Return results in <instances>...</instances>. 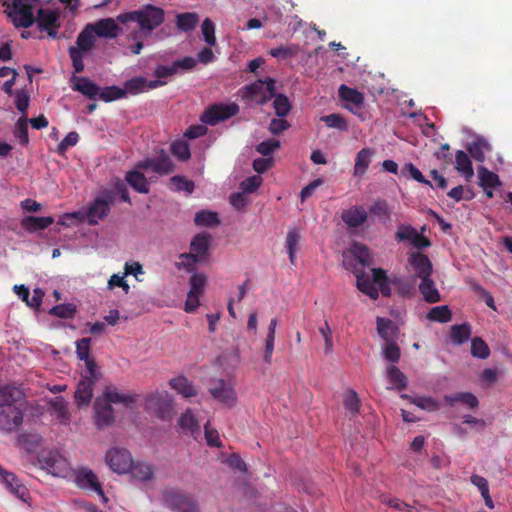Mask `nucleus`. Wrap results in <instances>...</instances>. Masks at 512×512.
<instances>
[{"label": "nucleus", "mask_w": 512, "mask_h": 512, "mask_svg": "<svg viewBox=\"0 0 512 512\" xmlns=\"http://www.w3.org/2000/svg\"><path fill=\"white\" fill-rule=\"evenodd\" d=\"M165 18V12L162 8L147 4L138 10L126 12L117 16L120 23L136 22L141 31L151 33L158 28Z\"/></svg>", "instance_id": "1"}, {"label": "nucleus", "mask_w": 512, "mask_h": 512, "mask_svg": "<svg viewBox=\"0 0 512 512\" xmlns=\"http://www.w3.org/2000/svg\"><path fill=\"white\" fill-rule=\"evenodd\" d=\"M95 34L92 30V24H87L85 28L78 34L76 45L69 49V56L75 73L84 71L83 56L89 52L95 45Z\"/></svg>", "instance_id": "2"}, {"label": "nucleus", "mask_w": 512, "mask_h": 512, "mask_svg": "<svg viewBox=\"0 0 512 512\" xmlns=\"http://www.w3.org/2000/svg\"><path fill=\"white\" fill-rule=\"evenodd\" d=\"M115 196L112 191H106L102 196L96 197L86 211L83 212L82 220L90 225H95L99 220L104 219L110 212Z\"/></svg>", "instance_id": "3"}, {"label": "nucleus", "mask_w": 512, "mask_h": 512, "mask_svg": "<svg viewBox=\"0 0 512 512\" xmlns=\"http://www.w3.org/2000/svg\"><path fill=\"white\" fill-rule=\"evenodd\" d=\"M135 168L151 170L159 176H166L174 172L175 164L170 155L164 149H160L156 155L139 161Z\"/></svg>", "instance_id": "4"}, {"label": "nucleus", "mask_w": 512, "mask_h": 512, "mask_svg": "<svg viewBox=\"0 0 512 512\" xmlns=\"http://www.w3.org/2000/svg\"><path fill=\"white\" fill-rule=\"evenodd\" d=\"M164 504L176 512H198L196 501L186 494L175 490L166 489L162 493Z\"/></svg>", "instance_id": "5"}, {"label": "nucleus", "mask_w": 512, "mask_h": 512, "mask_svg": "<svg viewBox=\"0 0 512 512\" xmlns=\"http://www.w3.org/2000/svg\"><path fill=\"white\" fill-rule=\"evenodd\" d=\"M275 96V80L266 78L257 80L246 87L245 97L255 101L258 105H264Z\"/></svg>", "instance_id": "6"}, {"label": "nucleus", "mask_w": 512, "mask_h": 512, "mask_svg": "<svg viewBox=\"0 0 512 512\" xmlns=\"http://www.w3.org/2000/svg\"><path fill=\"white\" fill-rule=\"evenodd\" d=\"M145 410L154 413L160 419L170 417L172 401L167 392L156 391L145 397Z\"/></svg>", "instance_id": "7"}, {"label": "nucleus", "mask_w": 512, "mask_h": 512, "mask_svg": "<svg viewBox=\"0 0 512 512\" xmlns=\"http://www.w3.org/2000/svg\"><path fill=\"white\" fill-rule=\"evenodd\" d=\"M105 461L110 469L118 474L128 473L133 464L131 453L120 447H113L106 452Z\"/></svg>", "instance_id": "8"}, {"label": "nucleus", "mask_w": 512, "mask_h": 512, "mask_svg": "<svg viewBox=\"0 0 512 512\" xmlns=\"http://www.w3.org/2000/svg\"><path fill=\"white\" fill-rule=\"evenodd\" d=\"M239 111L236 104H214L208 107L200 117V120L207 125H216L221 121L235 116Z\"/></svg>", "instance_id": "9"}, {"label": "nucleus", "mask_w": 512, "mask_h": 512, "mask_svg": "<svg viewBox=\"0 0 512 512\" xmlns=\"http://www.w3.org/2000/svg\"><path fill=\"white\" fill-rule=\"evenodd\" d=\"M39 462L54 476H65L70 468L68 461L56 450L42 453Z\"/></svg>", "instance_id": "10"}, {"label": "nucleus", "mask_w": 512, "mask_h": 512, "mask_svg": "<svg viewBox=\"0 0 512 512\" xmlns=\"http://www.w3.org/2000/svg\"><path fill=\"white\" fill-rule=\"evenodd\" d=\"M397 242H408L416 249H425L431 246V241L414 227L407 224H400L395 233Z\"/></svg>", "instance_id": "11"}, {"label": "nucleus", "mask_w": 512, "mask_h": 512, "mask_svg": "<svg viewBox=\"0 0 512 512\" xmlns=\"http://www.w3.org/2000/svg\"><path fill=\"white\" fill-rule=\"evenodd\" d=\"M408 265L411 267V270L413 272L411 277L413 282L432 276V263L428 256L422 252H412L408 256Z\"/></svg>", "instance_id": "12"}, {"label": "nucleus", "mask_w": 512, "mask_h": 512, "mask_svg": "<svg viewBox=\"0 0 512 512\" xmlns=\"http://www.w3.org/2000/svg\"><path fill=\"white\" fill-rule=\"evenodd\" d=\"M23 421V409L20 406L0 405V430L11 432Z\"/></svg>", "instance_id": "13"}, {"label": "nucleus", "mask_w": 512, "mask_h": 512, "mask_svg": "<svg viewBox=\"0 0 512 512\" xmlns=\"http://www.w3.org/2000/svg\"><path fill=\"white\" fill-rule=\"evenodd\" d=\"M9 17L16 27L28 28L35 22L32 6L29 4H24L19 0L12 2Z\"/></svg>", "instance_id": "14"}, {"label": "nucleus", "mask_w": 512, "mask_h": 512, "mask_svg": "<svg viewBox=\"0 0 512 512\" xmlns=\"http://www.w3.org/2000/svg\"><path fill=\"white\" fill-rule=\"evenodd\" d=\"M209 392L215 400L227 407H233L236 404L237 396L233 386L223 379L214 381Z\"/></svg>", "instance_id": "15"}, {"label": "nucleus", "mask_w": 512, "mask_h": 512, "mask_svg": "<svg viewBox=\"0 0 512 512\" xmlns=\"http://www.w3.org/2000/svg\"><path fill=\"white\" fill-rule=\"evenodd\" d=\"M339 97L341 100L347 102L345 108L351 113L357 115L362 120V109L364 107V96L361 92L354 88H350L344 84L339 87Z\"/></svg>", "instance_id": "16"}, {"label": "nucleus", "mask_w": 512, "mask_h": 512, "mask_svg": "<svg viewBox=\"0 0 512 512\" xmlns=\"http://www.w3.org/2000/svg\"><path fill=\"white\" fill-rule=\"evenodd\" d=\"M59 17V13L56 10L40 8L37 11L35 20L39 30L47 32L51 38H56L57 30L60 27Z\"/></svg>", "instance_id": "17"}, {"label": "nucleus", "mask_w": 512, "mask_h": 512, "mask_svg": "<svg viewBox=\"0 0 512 512\" xmlns=\"http://www.w3.org/2000/svg\"><path fill=\"white\" fill-rule=\"evenodd\" d=\"M75 483L81 489H88L104 496L98 477L88 468H82L77 472L75 476Z\"/></svg>", "instance_id": "18"}, {"label": "nucleus", "mask_w": 512, "mask_h": 512, "mask_svg": "<svg viewBox=\"0 0 512 512\" xmlns=\"http://www.w3.org/2000/svg\"><path fill=\"white\" fill-rule=\"evenodd\" d=\"M94 408L96 412L95 424L99 429H103L114 422V409L109 403L97 399Z\"/></svg>", "instance_id": "19"}, {"label": "nucleus", "mask_w": 512, "mask_h": 512, "mask_svg": "<svg viewBox=\"0 0 512 512\" xmlns=\"http://www.w3.org/2000/svg\"><path fill=\"white\" fill-rule=\"evenodd\" d=\"M341 218L350 228H358L367 220V212L363 206H352L343 210Z\"/></svg>", "instance_id": "20"}, {"label": "nucleus", "mask_w": 512, "mask_h": 512, "mask_svg": "<svg viewBox=\"0 0 512 512\" xmlns=\"http://www.w3.org/2000/svg\"><path fill=\"white\" fill-rule=\"evenodd\" d=\"M0 476L6 487L19 499L25 500L28 494L27 488L20 482L15 474L5 471L0 466Z\"/></svg>", "instance_id": "21"}, {"label": "nucleus", "mask_w": 512, "mask_h": 512, "mask_svg": "<svg viewBox=\"0 0 512 512\" xmlns=\"http://www.w3.org/2000/svg\"><path fill=\"white\" fill-rule=\"evenodd\" d=\"M71 80L74 91L80 92L89 99H95L98 96L100 87L87 77L73 76Z\"/></svg>", "instance_id": "22"}, {"label": "nucleus", "mask_w": 512, "mask_h": 512, "mask_svg": "<svg viewBox=\"0 0 512 512\" xmlns=\"http://www.w3.org/2000/svg\"><path fill=\"white\" fill-rule=\"evenodd\" d=\"M96 381L91 377H82L78 382L77 389L74 394L75 401L78 405L90 403L93 397V387Z\"/></svg>", "instance_id": "23"}, {"label": "nucleus", "mask_w": 512, "mask_h": 512, "mask_svg": "<svg viewBox=\"0 0 512 512\" xmlns=\"http://www.w3.org/2000/svg\"><path fill=\"white\" fill-rule=\"evenodd\" d=\"M94 34L102 38H115L118 35L119 27L112 18L100 19L92 24Z\"/></svg>", "instance_id": "24"}, {"label": "nucleus", "mask_w": 512, "mask_h": 512, "mask_svg": "<svg viewBox=\"0 0 512 512\" xmlns=\"http://www.w3.org/2000/svg\"><path fill=\"white\" fill-rule=\"evenodd\" d=\"M24 394L16 387L5 386L0 389V405L20 406L23 409Z\"/></svg>", "instance_id": "25"}, {"label": "nucleus", "mask_w": 512, "mask_h": 512, "mask_svg": "<svg viewBox=\"0 0 512 512\" xmlns=\"http://www.w3.org/2000/svg\"><path fill=\"white\" fill-rule=\"evenodd\" d=\"M419 291L423 296V299L427 303H437L441 300L440 293L436 288V284L432 279V276L426 277L420 280L418 284Z\"/></svg>", "instance_id": "26"}, {"label": "nucleus", "mask_w": 512, "mask_h": 512, "mask_svg": "<svg viewBox=\"0 0 512 512\" xmlns=\"http://www.w3.org/2000/svg\"><path fill=\"white\" fill-rule=\"evenodd\" d=\"M140 169H135L132 171H128L125 176L126 182L137 192L147 194L149 193V182L145 175L139 171Z\"/></svg>", "instance_id": "27"}, {"label": "nucleus", "mask_w": 512, "mask_h": 512, "mask_svg": "<svg viewBox=\"0 0 512 512\" xmlns=\"http://www.w3.org/2000/svg\"><path fill=\"white\" fill-rule=\"evenodd\" d=\"M374 150L371 148L361 149L355 157L354 176L362 177L368 170Z\"/></svg>", "instance_id": "28"}, {"label": "nucleus", "mask_w": 512, "mask_h": 512, "mask_svg": "<svg viewBox=\"0 0 512 512\" xmlns=\"http://www.w3.org/2000/svg\"><path fill=\"white\" fill-rule=\"evenodd\" d=\"M54 223V218L51 216L46 217H36V216H27L24 217L21 221V226L28 232H36L40 230H44Z\"/></svg>", "instance_id": "29"}, {"label": "nucleus", "mask_w": 512, "mask_h": 512, "mask_svg": "<svg viewBox=\"0 0 512 512\" xmlns=\"http://www.w3.org/2000/svg\"><path fill=\"white\" fill-rule=\"evenodd\" d=\"M467 150L474 160L483 162L485 153L491 151V145L484 137H478L467 145Z\"/></svg>", "instance_id": "30"}, {"label": "nucleus", "mask_w": 512, "mask_h": 512, "mask_svg": "<svg viewBox=\"0 0 512 512\" xmlns=\"http://www.w3.org/2000/svg\"><path fill=\"white\" fill-rule=\"evenodd\" d=\"M50 413L62 424H68L70 422L67 402L63 397H56L50 401Z\"/></svg>", "instance_id": "31"}, {"label": "nucleus", "mask_w": 512, "mask_h": 512, "mask_svg": "<svg viewBox=\"0 0 512 512\" xmlns=\"http://www.w3.org/2000/svg\"><path fill=\"white\" fill-rule=\"evenodd\" d=\"M444 400L451 407L459 402L469 408H476L479 405L478 398L471 392H459L454 395H446L444 396Z\"/></svg>", "instance_id": "32"}, {"label": "nucleus", "mask_w": 512, "mask_h": 512, "mask_svg": "<svg viewBox=\"0 0 512 512\" xmlns=\"http://www.w3.org/2000/svg\"><path fill=\"white\" fill-rule=\"evenodd\" d=\"M172 389L176 390L185 398H190L197 395V391L193 384L184 376L173 378L169 382Z\"/></svg>", "instance_id": "33"}, {"label": "nucleus", "mask_w": 512, "mask_h": 512, "mask_svg": "<svg viewBox=\"0 0 512 512\" xmlns=\"http://www.w3.org/2000/svg\"><path fill=\"white\" fill-rule=\"evenodd\" d=\"M455 169L462 173L467 179L474 175L472 161L466 152L457 150L455 154Z\"/></svg>", "instance_id": "34"}, {"label": "nucleus", "mask_w": 512, "mask_h": 512, "mask_svg": "<svg viewBox=\"0 0 512 512\" xmlns=\"http://www.w3.org/2000/svg\"><path fill=\"white\" fill-rule=\"evenodd\" d=\"M103 395H104V400H102V401L104 403H109L110 405L112 403H114V404L122 403V404L128 406L131 403H134L137 399V395L122 394L115 389H107Z\"/></svg>", "instance_id": "35"}, {"label": "nucleus", "mask_w": 512, "mask_h": 512, "mask_svg": "<svg viewBox=\"0 0 512 512\" xmlns=\"http://www.w3.org/2000/svg\"><path fill=\"white\" fill-rule=\"evenodd\" d=\"M277 325H278L277 319L276 318L271 319L270 324L268 326V333H267L266 340H265V351H264V361L267 364H270L272 361Z\"/></svg>", "instance_id": "36"}, {"label": "nucleus", "mask_w": 512, "mask_h": 512, "mask_svg": "<svg viewBox=\"0 0 512 512\" xmlns=\"http://www.w3.org/2000/svg\"><path fill=\"white\" fill-rule=\"evenodd\" d=\"M211 237L207 233L197 234L190 243V250L199 254L204 259L207 256Z\"/></svg>", "instance_id": "37"}, {"label": "nucleus", "mask_w": 512, "mask_h": 512, "mask_svg": "<svg viewBox=\"0 0 512 512\" xmlns=\"http://www.w3.org/2000/svg\"><path fill=\"white\" fill-rule=\"evenodd\" d=\"M300 233L296 228H290L287 232L286 241H285V247L287 249V252L289 254V260L291 264H295L296 259V251L299 248V242H300Z\"/></svg>", "instance_id": "38"}, {"label": "nucleus", "mask_w": 512, "mask_h": 512, "mask_svg": "<svg viewBox=\"0 0 512 512\" xmlns=\"http://www.w3.org/2000/svg\"><path fill=\"white\" fill-rule=\"evenodd\" d=\"M199 21V17L196 13L185 12L177 14L176 26L180 31L190 32L192 31Z\"/></svg>", "instance_id": "39"}, {"label": "nucleus", "mask_w": 512, "mask_h": 512, "mask_svg": "<svg viewBox=\"0 0 512 512\" xmlns=\"http://www.w3.org/2000/svg\"><path fill=\"white\" fill-rule=\"evenodd\" d=\"M356 286L362 293L369 296L371 299H378V288L368 276H365L364 274L357 275Z\"/></svg>", "instance_id": "40"}, {"label": "nucleus", "mask_w": 512, "mask_h": 512, "mask_svg": "<svg viewBox=\"0 0 512 512\" xmlns=\"http://www.w3.org/2000/svg\"><path fill=\"white\" fill-rule=\"evenodd\" d=\"M479 185L483 189L494 188L500 185L499 177L496 173L488 170L484 166L478 168Z\"/></svg>", "instance_id": "41"}, {"label": "nucleus", "mask_w": 512, "mask_h": 512, "mask_svg": "<svg viewBox=\"0 0 512 512\" xmlns=\"http://www.w3.org/2000/svg\"><path fill=\"white\" fill-rule=\"evenodd\" d=\"M194 222L199 227H215L219 225L220 220L216 212L202 210L196 213Z\"/></svg>", "instance_id": "42"}, {"label": "nucleus", "mask_w": 512, "mask_h": 512, "mask_svg": "<svg viewBox=\"0 0 512 512\" xmlns=\"http://www.w3.org/2000/svg\"><path fill=\"white\" fill-rule=\"evenodd\" d=\"M427 319L439 323H447L452 319V312L447 305L435 306L427 313Z\"/></svg>", "instance_id": "43"}, {"label": "nucleus", "mask_w": 512, "mask_h": 512, "mask_svg": "<svg viewBox=\"0 0 512 512\" xmlns=\"http://www.w3.org/2000/svg\"><path fill=\"white\" fill-rule=\"evenodd\" d=\"M134 479L140 481H146L152 478L153 469L149 464L142 462H134L132 464L131 469L129 471Z\"/></svg>", "instance_id": "44"}, {"label": "nucleus", "mask_w": 512, "mask_h": 512, "mask_svg": "<svg viewBox=\"0 0 512 512\" xmlns=\"http://www.w3.org/2000/svg\"><path fill=\"white\" fill-rule=\"evenodd\" d=\"M387 377L390 383L399 391H402L407 387V377L398 367L393 365L390 366L387 369Z\"/></svg>", "instance_id": "45"}, {"label": "nucleus", "mask_w": 512, "mask_h": 512, "mask_svg": "<svg viewBox=\"0 0 512 512\" xmlns=\"http://www.w3.org/2000/svg\"><path fill=\"white\" fill-rule=\"evenodd\" d=\"M272 98H274L273 108L275 110V114L278 117H286L292 109V105L290 103L289 98L285 94L281 93H275V96H273Z\"/></svg>", "instance_id": "46"}, {"label": "nucleus", "mask_w": 512, "mask_h": 512, "mask_svg": "<svg viewBox=\"0 0 512 512\" xmlns=\"http://www.w3.org/2000/svg\"><path fill=\"white\" fill-rule=\"evenodd\" d=\"M376 324L379 336L385 341L391 340L396 330L394 322L387 318L377 317Z\"/></svg>", "instance_id": "47"}, {"label": "nucleus", "mask_w": 512, "mask_h": 512, "mask_svg": "<svg viewBox=\"0 0 512 512\" xmlns=\"http://www.w3.org/2000/svg\"><path fill=\"white\" fill-rule=\"evenodd\" d=\"M171 189L175 191H185L191 194L194 191V182L186 179L184 176L176 175L170 178Z\"/></svg>", "instance_id": "48"}, {"label": "nucleus", "mask_w": 512, "mask_h": 512, "mask_svg": "<svg viewBox=\"0 0 512 512\" xmlns=\"http://www.w3.org/2000/svg\"><path fill=\"white\" fill-rule=\"evenodd\" d=\"M471 354L479 359H486L490 355L488 345L480 337H475L471 341Z\"/></svg>", "instance_id": "49"}, {"label": "nucleus", "mask_w": 512, "mask_h": 512, "mask_svg": "<svg viewBox=\"0 0 512 512\" xmlns=\"http://www.w3.org/2000/svg\"><path fill=\"white\" fill-rule=\"evenodd\" d=\"M126 91L117 86H109L99 90V98L104 102H111L124 97Z\"/></svg>", "instance_id": "50"}, {"label": "nucleus", "mask_w": 512, "mask_h": 512, "mask_svg": "<svg viewBox=\"0 0 512 512\" xmlns=\"http://www.w3.org/2000/svg\"><path fill=\"white\" fill-rule=\"evenodd\" d=\"M471 335L470 327L468 324L453 325L451 327V338L458 344L466 342Z\"/></svg>", "instance_id": "51"}, {"label": "nucleus", "mask_w": 512, "mask_h": 512, "mask_svg": "<svg viewBox=\"0 0 512 512\" xmlns=\"http://www.w3.org/2000/svg\"><path fill=\"white\" fill-rule=\"evenodd\" d=\"M321 120L329 128H335L340 131H347V129H348L347 121L340 114H336V113L329 114V115L323 116L321 118Z\"/></svg>", "instance_id": "52"}, {"label": "nucleus", "mask_w": 512, "mask_h": 512, "mask_svg": "<svg viewBox=\"0 0 512 512\" xmlns=\"http://www.w3.org/2000/svg\"><path fill=\"white\" fill-rule=\"evenodd\" d=\"M76 313V306L74 304H59L52 307L49 311L50 315L62 318L70 319L73 318Z\"/></svg>", "instance_id": "53"}, {"label": "nucleus", "mask_w": 512, "mask_h": 512, "mask_svg": "<svg viewBox=\"0 0 512 512\" xmlns=\"http://www.w3.org/2000/svg\"><path fill=\"white\" fill-rule=\"evenodd\" d=\"M299 50L300 49L298 45L280 46L271 49L269 54L272 57L284 60L287 58L295 57L298 54Z\"/></svg>", "instance_id": "54"}, {"label": "nucleus", "mask_w": 512, "mask_h": 512, "mask_svg": "<svg viewBox=\"0 0 512 512\" xmlns=\"http://www.w3.org/2000/svg\"><path fill=\"white\" fill-rule=\"evenodd\" d=\"M207 284V278L203 273H194L189 280L191 294L202 295Z\"/></svg>", "instance_id": "55"}, {"label": "nucleus", "mask_w": 512, "mask_h": 512, "mask_svg": "<svg viewBox=\"0 0 512 512\" xmlns=\"http://www.w3.org/2000/svg\"><path fill=\"white\" fill-rule=\"evenodd\" d=\"M171 152L178 159L185 161L191 156L189 144L184 140H177L171 143Z\"/></svg>", "instance_id": "56"}, {"label": "nucleus", "mask_w": 512, "mask_h": 512, "mask_svg": "<svg viewBox=\"0 0 512 512\" xmlns=\"http://www.w3.org/2000/svg\"><path fill=\"white\" fill-rule=\"evenodd\" d=\"M403 176H409L412 179L416 180L419 183H423L433 187L431 182L423 176L421 171L412 163H406L401 170Z\"/></svg>", "instance_id": "57"}, {"label": "nucleus", "mask_w": 512, "mask_h": 512, "mask_svg": "<svg viewBox=\"0 0 512 512\" xmlns=\"http://www.w3.org/2000/svg\"><path fill=\"white\" fill-rule=\"evenodd\" d=\"M179 426L182 429L194 432L199 429V424L195 416L190 409H187L179 418Z\"/></svg>", "instance_id": "58"}, {"label": "nucleus", "mask_w": 512, "mask_h": 512, "mask_svg": "<svg viewBox=\"0 0 512 512\" xmlns=\"http://www.w3.org/2000/svg\"><path fill=\"white\" fill-rule=\"evenodd\" d=\"M412 403L420 409L426 410L428 412H434L440 408L439 403L434 398L429 396L415 397L412 399Z\"/></svg>", "instance_id": "59"}, {"label": "nucleus", "mask_w": 512, "mask_h": 512, "mask_svg": "<svg viewBox=\"0 0 512 512\" xmlns=\"http://www.w3.org/2000/svg\"><path fill=\"white\" fill-rule=\"evenodd\" d=\"M354 256L362 265H369L371 262V254L369 248L362 243H354L352 246Z\"/></svg>", "instance_id": "60"}, {"label": "nucleus", "mask_w": 512, "mask_h": 512, "mask_svg": "<svg viewBox=\"0 0 512 512\" xmlns=\"http://www.w3.org/2000/svg\"><path fill=\"white\" fill-rule=\"evenodd\" d=\"M15 136L19 139V143L23 146L29 143L28 136V120L24 117L20 118L15 125Z\"/></svg>", "instance_id": "61"}, {"label": "nucleus", "mask_w": 512, "mask_h": 512, "mask_svg": "<svg viewBox=\"0 0 512 512\" xmlns=\"http://www.w3.org/2000/svg\"><path fill=\"white\" fill-rule=\"evenodd\" d=\"M343 404L345 409L352 415H356L359 412L360 401L355 391L350 390L344 397Z\"/></svg>", "instance_id": "62"}, {"label": "nucleus", "mask_w": 512, "mask_h": 512, "mask_svg": "<svg viewBox=\"0 0 512 512\" xmlns=\"http://www.w3.org/2000/svg\"><path fill=\"white\" fill-rule=\"evenodd\" d=\"M202 34L204 37L205 42L210 45L214 46L216 44V37H215V25L213 21L209 18H206L202 23Z\"/></svg>", "instance_id": "63"}, {"label": "nucleus", "mask_w": 512, "mask_h": 512, "mask_svg": "<svg viewBox=\"0 0 512 512\" xmlns=\"http://www.w3.org/2000/svg\"><path fill=\"white\" fill-rule=\"evenodd\" d=\"M147 79L145 77L139 76L134 77L125 82V91L137 94L143 92L146 89Z\"/></svg>", "instance_id": "64"}]
</instances>
